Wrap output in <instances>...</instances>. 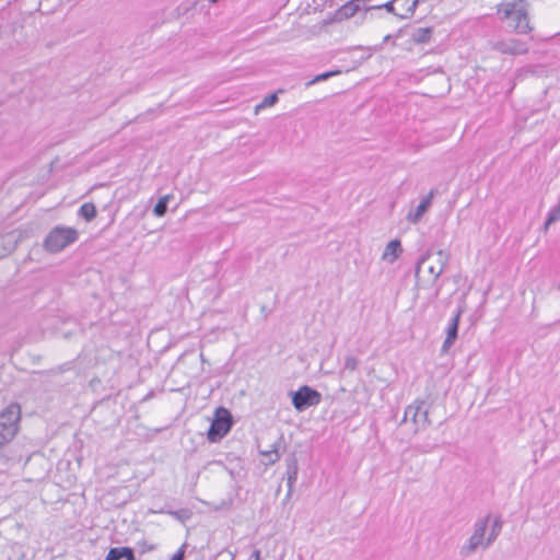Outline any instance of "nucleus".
I'll list each match as a JSON object with an SVG mask.
<instances>
[{
    "mask_svg": "<svg viewBox=\"0 0 560 560\" xmlns=\"http://www.w3.org/2000/svg\"><path fill=\"white\" fill-rule=\"evenodd\" d=\"M502 529V522L500 517L491 518L488 514L479 518L472 528L470 537L460 547L459 553L463 557L474 555L477 550L488 549L498 538Z\"/></svg>",
    "mask_w": 560,
    "mask_h": 560,
    "instance_id": "nucleus-1",
    "label": "nucleus"
},
{
    "mask_svg": "<svg viewBox=\"0 0 560 560\" xmlns=\"http://www.w3.org/2000/svg\"><path fill=\"white\" fill-rule=\"evenodd\" d=\"M498 13L503 20H510L516 33L527 34L532 31L529 24L527 3L523 0L502 3L498 8Z\"/></svg>",
    "mask_w": 560,
    "mask_h": 560,
    "instance_id": "nucleus-2",
    "label": "nucleus"
},
{
    "mask_svg": "<svg viewBox=\"0 0 560 560\" xmlns=\"http://www.w3.org/2000/svg\"><path fill=\"white\" fill-rule=\"evenodd\" d=\"M79 238V233L74 228L57 225L44 240V248L48 253H59L67 246L73 244Z\"/></svg>",
    "mask_w": 560,
    "mask_h": 560,
    "instance_id": "nucleus-3",
    "label": "nucleus"
},
{
    "mask_svg": "<svg viewBox=\"0 0 560 560\" xmlns=\"http://www.w3.org/2000/svg\"><path fill=\"white\" fill-rule=\"evenodd\" d=\"M21 409L18 404H10L0 412V447L10 443L19 431Z\"/></svg>",
    "mask_w": 560,
    "mask_h": 560,
    "instance_id": "nucleus-4",
    "label": "nucleus"
},
{
    "mask_svg": "<svg viewBox=\"0 0 560 560\" xmlns=\"http://www.w3.org/2000/svg\"><path fill=\"white\" fill-rule=\"evenodd\" d=\"M447 261L448 255L442 249L436 252L434 261H430V255L427 254L421 257L417 264L416 277L420 280V275L428 271L431 276L430 281L434 283L444 271Z\"/></svg>",
    "mask_w": 560,
    "mask_h": 560,
    "instance_id": "nucleus-5",
    "label": "nucleus"
},
{
    "mask_svg": "<svg viewBox=\"0 0 560 560\" xmlns=\"http://www.w3.org/2000/svg\"><path fill=\"white\" fill-rule=\"evenodd\" d=\"M408 419L415 424V432L425 429L431 424L429 420V408L424 400L416 399L405 409L404 421Z\"/></svg>",
    "mask_w": 560,
    "mask_h": 560,
    "instance_id": "nucleus-6",
    "label": "nucleus"
},
{
    "mask_svg": "<svg viewBox=\"0 0 560 560\" xmlns=\"http://www.w3.org/2000/svg\"><path fill=\"white\" fill-rule=\"evenodd\" d=\"M231 425L232 420L230 412L224 408H219L215 411V418L209 428L208 440L210 442L220 441L230 431Z\"/></svg>",
    "mask_w": 560,
    "mask_h": 560,
    "instance_id": "nucleus-7",
    "label": "nucleus"
},
{
    "mask_svg": "<svg viewBox=\"0 0 560 560\" xmlns=\"http://www.w3.org/2000/svg\"><path fill=\"white\" fill-rule=\"evenodd\" d=\"M320 399L322 395L306 385L292 394V405L298 411H304L308 407L318 405Z\"/></svg>",
    "mask_w": 560,
    "mask_h": 560,
    "instance_id": "nucleus-8",
    "label": "nucleus"
},
{
    "mask_svg": "<svg viewBox=\"0 0 560 560\" xmlns=\"http://www.w3.org/2000/svg\"><path fill=\"white\" fill-rule=\"evenodd\" d=\"M436 194L435 189H431L427 196H424L420 203L407 213L406 220L411 224H417L421 221L425 212L432 206V200Z\"/></svg>",
    "mask_w": 560,
    "mask_h": 560,
    "instance_id": "nucleus-9",
    "label": "nucleus"
},
{
    "mask_svg": "<svg viewBox=\"0 0 560 560\" xmlns=\"http://www.w3.org/2000/svg\"><path fill=\"white\" fill-rule=\"evenodd\" d=\"M493 47L495 50L509 55H523L528 51L526 44L515 38L497 42Z\"/></svg>",
    "mask_w": 560,
    "mask_h": 560,
    "instance_id": "nucleus-10",
    "label": "nucleus"
},
{
    "mask_svg": "<svg viewBox=\"0 0 560 560\" xmlns=\"http://www.w3.org/2000/svg\"><path fill=\"white\" fill-rule=\"evenodd\" d=\"M462 314H463V308L459 307L448 323V326L446 329V337L442 345V352H444V353H446L450 350V348L454 345V342L457 338L458 324H459Z\"/></svg>",
    "mask_w": 560,
    "mask_h": 560,
    "instance_id": "nucleus-11",
    "label": "nucleus"
},
{
    "mask_svg": "<svg viewBox=\"0 0 560 560\" xmlns=\"http://www.w3.org/2000/svg\"><path fill=\"white\" fill-rule=\"evenodd\" d=\"M420 0H396L395 15L406 20L413 15Z\"/></svg>",
    "mask_w": 560,
    "mask_h": 560,
    "instance_id": "nucleus-12",
    "label": "nucleus"
},
{
    "mask_svg": "<svg viewBox=\"0 0 560 560\" xmlns=\"http://www.w3.org/2000/svg\"><path fill=\"white\" fill-rule=\"evenodd\" d=\"M402 248L399 240H393L390 241L383 254H382V260L388 264H393L398 259V257L401 255Z\"/></svg>",
    "mask_w": 560,
    "mask_h": 560,
    "instance_id": "nucleus-13",
    "label": "nucleus"
},
{
    "mask_svg": "<svg viewBox=\"0 0 560 560\" xmlns=\"http://www.w3.org/2000/svg\"><path fill=\"white\" fill-rule=\"evenodd\" d=\"M361 9L360 0H351L343 4L336 13L338 20L352 18Z\"/></svg>",
    "mask_w": 560,
    "mask_h": 560,
    "instance_id": "nucleus-14",
    "label": "nucleus"
},
{
    "mask_svg": "<svg viewBox=\"0 0 560 560\" xmlns=\"http://www.w3.org/2000/svg\"><path fill=\"white\" fill-rule=\"evenodd\" d=\"M287 475H288V488H289L288 497H289L291 494V492L293 490V486L298 479V464H296L295 459H292V462L288 465Z\"/></svg>",
    "mask_w": 560,
    "mask_h": 560,
    "instance_id": "nucleus-15",
    "label": "nucleus"
},
{
    "mask_svg": "<svg viewBox=\"0 0 560 560\" xmlns=\"http://www.w3.org/2000/svg\"><path fill=\"white\" fill-rule=\"evenodd\" d=\"M79 215L84 218L86 221H92L96 217V208L94 203H83L79 209Z\"/></svg>",
    "mask_w": 560,
    "mask_h": 560,
    "instance_id": "nucleus-16",
    "label": "nucleus"
},
{
    "mask_svg": "<svg viewBox=\"0 0 560 560\" xmlns=\"http://www.w3.org/2000/svg\"><path fill=\"white\" fill-rule=\"evenodd\" d=\"M431 35H432L431 27H420L415 31V33L412 34V38L416 43H427V42H429Z\"/></svg>",
    "mask_w": 560,
    "mask_h": 560,
    "instance_id": "nucleus-17",
    "label": "nucleus"
},
{
    "mask_svg": "<svg viewBox=\"0 0 560 560\" xmlns=\"http://www.w3.org/2000/svg\"><path fill=\"white\" fill-rule=\"evenodd\" d=\"M14 248L12 237L3 235L0 237V258L10 254Z\"/></svg>",
    "mask_w": 560,
    "mask_h": 560,
    "instance_id": "nucleus-18",
    "label": "nucleus"
},
{
    "mask_svg": "<svg viewBox=\"0 0 560 560\" xmlns=\"http://www.w3.org/2000/svg\"><path fill=\"white\" fill-rule=\"evenodd\" d=\"M171 198H172L171 195H165L159 199V201L156 202V205L154 206V209H153V213L156 217L161 218L166 213L167 203Z\"/></svg>",
    "mask_w": 560,
    "mask_h": 560,
    "instance_id": "nucleus-19",
    "label": "nucleus"
},
{
    "mask_svg": "<svg viewBox=\"0 0 560 560\" xmlns=\"http://www.w3.org/2000/svg\"><path fill=\"white\" fill-rule=\"evenodd\" d=\"M278 102L277 93L269 94L266 96L259 104L255 106V114L257 115L261 109L266 107H271Z\"/></svg>",
    "mask_w": 560,
    "mask_h": 560,
    "instance_id": "nucleus-20",
    "label": "nucleus"
},
{
    "mask_svg": "<svg viewBox=\"0 0 560 560\" xmlns=\"http://www.w3.org/2000/svg\"><path fill=\"white\" fill-rule=\"evenodd\" d=\"M340 73V70H334V71H328V72H324V73H320L318 75H316L313 80H311L307 85H312V84H315L317 82H320V81H324V80H327L334 75H337Z\"/></svg>",
    "mask_w": 560,
    "mask_h": 560,
    "instance_id": "nucleus-21",
    "label": "nucleus"
},
{
    "mask_svg": "<svg viewBox=\"0 0 560 560\" xmlns=\"http://www.w3.org/2000/svg\"><path fill=\"white\" fill-rule=\"evenodd\" d=\"M124 558L122 547L109 549L106 560H120Z\"/></svg>",
    "mask_w": 560,
    "mask_h": 560,
    "instance_id": "nucleus-22",
    "label": "nucleus"
},
{
    "mask_svg": "<svg viewBox=\"0 0 560 560\" xmlns=\"http://www.w3.org/2000/svg\"><path fill=\"white\" fill-rule=\"evenodd\" d=\"M358 368V359L353 355H348L345 360V369L354 371Z\"/></svg>",
    "mask_w": 560,
    "mask_h": 560,
    "instance_id": "nucleus-23",
    "label": "nucleus"
},
{
    "mask_svg": "<svg viewBox=\"0 0 560 560\" xmlns=\"http://www.w3.org/2000/svg\"><path fill=\"white\" fill-rule=\"evenodd\" d=\"M262 454L268 457L269 464H273V463L278 462L280 458V455L278 454V452L276 450L264 452Z\"/></svg>",
    "mask_w": 560,
    "mask_h": 560,
    "instance_id": "nucleus-24",
    "label": "nucleus"
},
{
    "mask_svg": "<svg viewBox=\"0 0 560 560\" xmlns=\"http://www.w3.org/2000/svg\"><path fill=\"white\" fill-rule=\"evenodd\" d=\"M377 9H381V8H385L388 12H392L393 14H395V11H396V0H392L387 3H385L384 5H378L376 7Z\"/></svg>",
    "mask_w": 560,
    "mask_h": 560,
    "instance_id": "nucleus-25",
    "label": "nucleus"
},
{
    "mask_svg": "<svg viewBox=\"0 0 560 560\" xmlns=\"http://www.w3.org/2000/svg\"><path fill=\"white\" fill-rule=\"evenodd\" d=\"M124 558L126 560H136L133 551L129 547H122Z\"/></svg>",
    "mask_w": 560,
    "mask_h": 560,
    "instance_id": "nucleus-26",
    "label": "nucleus"
},
{
    "mask_svg": "<svg viewBox=\"0 0 560 560\" xmlns=\"http://www.w3.org/2000/svg\"><path fill=\"white\" fill-rule=\"evenodd\" d=\"M171 560H184V551L180 549L178 550Z\"/></svg>",
    "mask_w": 560,
    "mask_h": 560,
    "instance_id": "nucleus-27",
    "label": "nucleus"
},
{
    "mask_svg": "<svg viewBox=\"0 0 560 560\" xmlns=\"http://www.w3.org/2000/svg\"><path fill=\"white\" fill-rule=\"evenodd\" d=\"M253 560H260V551L258 549H255L252 553Z\"/></svg>",
    "mask_w": 560,
    "mask_h": 560,
    "instance_id": "nucleus-28",
    "label": "nucleus"
}]
</instances>
